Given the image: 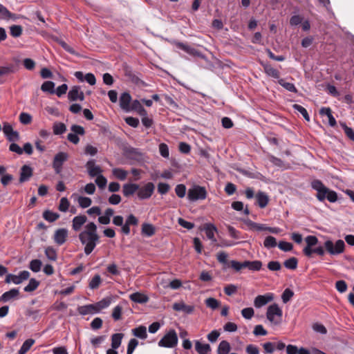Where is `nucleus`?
Returning <instances> with one entry per match:
<instances>
[{"label":"nucleus","mask_w":354,"mask_h":354,"mask_svg":"<svg viewBox=\"0 0 354 354\" xmlns=\"http://www.w3.org/2000/svg\"><path fill=\"white\" fill-rule=\"evenodd\" d=\"M41 90L44 93L53 94L55 93V83L51 81H46L42 84Z\"/></svg>","instance_id":"79ce46f5"},{"label":"nucleus","mask_w":354,"mask_h":354,"mask_svg":"<svg viewBox=\"0 0 354 354\" xmlns=\"http://www.w3.org/2000/svg\"><path fill=\"white\" fill-rule=\"evenodd\" d=\"M139 185L136 183H126L122 186V193L124 196L129 197L138 192Z\"/></svg>","instance_id":"412c9836"},{"label":"nucleus","mask_w":354,"mask_h":354,"mask_svg":"<svg viewBox=\"0 0 354 354\" xmlns=\"http://www.w3.org/2000/svg\"><path fill=\"white\" fill-rule=\"evenodd\" d=\"M122 337H123L122 333H115L111 336V347H112V348L117 349L120 346Z\"/></svg>","instance_id":"58836bf2"},{"label":"nucleus","mask_w":354,"mask_h":354,"mask_svg":"<svg viewBox=\"0 0 354 354\" xmlns=\"http://www.w3.org/2000/svg\"><path fill=\"white\" fill-rule=\"evenodd\" d=\"M195 350L198 354H207L211 351V347L208 344H202L199 340L194 342Z\"/></svg>","instance_id":"a878e982"},{"label":"nucleus","mask_w":354,"mask_h":354,"mask_svg":"<svg viewBox=\"0 0 354 354\" xmlns=\"http://www.w3.org/2000/svg\"><path fill=\"white\" fill-rule=\"evenodd\" d=\"M298 261L295 257H291L286 260L283 263L284 266L290 270H295L297 268Z\"/></svg>","instance_id":"de8ad7c7"},{"label":"nucleus","mask_w":354,"mask_h":354,"mask_svg":"<svg viewBox=\"0 0 354 354\" xmlns=\"http://www.w3.org/2000/svg\"><path fill=\"white\" fill-rule=\"evenodd\" d=\"M113 299L111 297H106L102 300L95 303L97 310L100 313L102 310L108 308L111 304Z\"/></svg>","instance_id":"cd10ccee"},{"label":"nucleus","mask_w":354,"mask_h":354,"mask_svg":"<svg viewBox=\"0 0 354 354\" xmlns=\"http://www.w3.org/2000/svg\"><path fill=\"white\" fill-rule=\"evenodd\" d=\"M273 299L274 295L272 293H267L263 295H258L254 299V305L256 308H259L266 305L268 303L272 301Z\"/></svg>","instance_id":"4468645a"},{"label":"nucleus","mask_w":354,"mask_h":354,"mask_svg":"<svg viewBox=\"0 0 354 354\" xmlns=\"http://www.w3.org/2000/svg\"><path fill=\"white\" fill-rule=\"evenodd\" d=\"M178 341L176 332L171 329L158 342V346L165 348H174L177 345Z\"/></svg>","instance_id":"20e7f679"},{"label":"nucleus","mask_w":354,"mask_h":354,"mask_svg":"<svg viewBox=\"0 0 354 354\" xmlns=\"http://www.w3.org/2000/svg\"><path fill=\"white\" fill-rule=\"evenodd\" d=\"M45 254L50 261H55L57 259V252L53 247H47L45 250Z\"/></svg>","instance_id":"864d4df0"},{"label":"nucleus","mask_w":354,"mask_h":354,"mask_svg":"<svg viewBox=\"0 0 354 354\" xmlns=\"http://www.w3.org/2000/svg\"><path fill=\"white\" fill-rule=\"evenodd\" d=\"M279 84L290 92H292L295 93H297V89L292 83L287 82L283 79H280L279 80Z\"/></svg>","instance_id":"c03bdc74"},{"label":"nucleus","mask_w":354,"mask_h":354,"mask_svg":"<svg viewBox=\"0 0 354 354\" xmlns=\"http://www.w3.org/2000/svg\"><path fill=\"white\" fill-rule=\"evenodd\" d=\"M77 201H78L79 205L82 208H86V207H89L92 203L91 199L88 197H85V196H80L78 198Z\"/></svg>","instance_id":"4d7b16f0"},{"label":"nucleus","mask_w":354,"mask_h":354,"mask_svg":"<svg viewBox=\"0 0 354 354\" xmlns=\"http://www.w3.org/2000/svg\"><path fill=\"white\" fill-rule=\"evenodd\" d=\"M256 199L259 206L261 208H264L268 205L269 201L268 195L263 192H259L256 194Z\"/></svg>","instance_id":"c756f323"},{"label":"nucleus","mask_w":354,"mask_h":354,"mask_svg":"<svg viewBox=\"0 0 354 354\" xmlns=\"http://www.w3.org/2000/svg\"><path fill=\"white\" fill-rule=\"evenodd\" d=\"M319 113L322 115L327 116L328 118V124L330 127H335L336 125V120L332 115L331 109L329 107H322L319 111Z\"/></svg>","instance_id":"bb28decb"},{"label":"nucleus","mask_w":354,"mask_h":354,"mask_svg":"<svg viewBox=\"0 0 354 354\" xmlns=\"http://www.w3.org/2000/svg\"><path fill=\"white\" fill-rule=\"evenodd\" d=\"M35 340L33 339H26L22 344L21 347L18 351V354H26L35 344Z\"/></svg>","instance_id":"4c0bfd02"},{"label":"nucleus","mask_w":354,"mask_h":354,"mask_svg":"<svg viewBox=\"0 0 354 354\" xmlns=\"http://www.w3.org/2000/svg\"><path fill=\"white\" fill-rule=\"evenodd\" d=\"M129 299L132 301L138 304H145L149 301V297L146 295L139 292L131 294Z\"/></svg>","instance_id":"393cba45"},{"label":"nucleus","mask_w":354,"mask_h":354,"mask_svg":"<svg viewBox=\"0 0 354 354\" xmlns=\"http://www.w3.org/2000/svg\"><path fill=\"white\" fill-rule=\"evenodd\" d=\"M0 14L1 18L4 19H9L14 17V14L11 13L5 6L0 4Z\"/></svg>","instance_id":"13d9d810"},{"label":"nucleus","mask_w":354,"mask_h":354,"mask_svg":"<svg viewBox=\"0 0 354 354\" xmlns=\"http://www.w3.org/2000/svg\"><path fill=\"white\" fill-rule=\"evenodd\" d=\"M42 216L46 221L53 223L59 218V214L50 210H45Z\"/></svg>","instance_id":"f704fd0d"},{"label":"nucleus","mask_w":354,"mask_h":354,"mask_svg":"<svg viewBox=\"0 0 354 354\" xmlns=\"http://www.w3.org/2000/svg\"><path fill=\"white\" fill-rule=\"evenodd\" d=\"M87 218L85 215L75 216L72 221V227L74 231H79L82 225L86 222Z\"/></svg>","instance_id":"b1692460"},{"label":"nucleus","mask_w":354,"mask_h":354,"mask_svg":"<svg viewBox=\"0 0 354 354\" xmlns=\"http://www.w3.org/2000/svg\"><path fill=\"white\" fill-rule=\"evenodd\" d=\"M227 254L225 252H220L216 254L218 261L224 266L223 269L230 268V262L227 261Z\"/></svg>","instance_id":"a19ab883"},{"label":"nucleus","mask_w":354,"mask_h":354,"mask_svg":"<svg viewBox=\"0 0 354 354\" xmlns=\"http://www.w3.org/2000/svg\"><path fill=\"white\" fill-rule=\"evenodd\" d=\"M68 97L71 101H76L77 100L83 101L84 100V94L83 91H81L80 86H74L68 92Z\"/></svg>","instance_id":"2eb2a0df"},{"label":"nucleus","mask_w":354,"mask_h":354,"mask_svg":"<svg viewBox=\"0 0 354 354\" xmlns=\"http://www.w3.org/2000/svg\"><path fill=\"white\" fill-rule=\"evenodd\" d=\"M204 230L207 239L212 241H216L214 233L217 231L216 227L212 223H207L204 226Z\"/></svg>","instance_id":"7c9ffc66"},{"label":"nucleus","mask_w":354,"mask_h":354,"mask_svg":"<svg viewBox=\"0 0 354 354\" xmlns=\"http://www.w3.org/2000/svg\"><path fill=\"white\" fill-rule=\"evenodd\" d=\"M206 197L207 191L204 187L194 185L188 190L187 198L190 201L194 202L198 200H204Z\"/></svg>","instance_id":"39448f33"},{"label":"nucleus","mask_w":354,"mask_h":354,"mask_svg":"<svg viewBox=\"0 0 354 354\" xmlns=\"http://www.w3.org/2000/svg\"><path fill=\"white\" fill-rule=\"evenodd\" d=\"M53 129L54 134L61 135L66 131V127L64 123L55 122V123H54V124L53 126Z\"/></svg>","instance_id":"a18cd8bd"},{"label":"nucleus","mask_w":354,"mask_h":354,"mask_svg":"<svg viewBox=\"0 0 354 354\" xmlns=\"http://www.w3.org/2000/svg\"><path fill=\"white\" fill-rule=\"evenodd\" d=\"M131 101V96L127 92H124L120 97V108L126 111L130 110V102Z\"/></svg>","instance_id":"aec40b11"},{"label":"nucleus","mask_w":354,"mask_h":354,"mask_svg":"<svg viewBox=\"0 0 354 354\" xmlns=\"http://www.w3.org/2000/svg\"><path fill=\"white\" fill-rule=\"evenodd\" d=\"M3 131L8 141L16 142L19 140V133L17 131H14L12 127L10 124H4Z\"/></svg>","instance_id":"f8f14e48"},{"label":"nucleus","mask_w":354,"mask_h":354,"mask_svg":"<svg viewBox=\"0 0 354 354\" xmlns=\"http://www.w3.org/2000/svg\"><path fill=\"white\" fill-rule=\"evenodd\" d=\"M87 172L91 177H97L102 175V169L99 165H95V160H89L86 164Z\"/></svg>","instance_id":"ddd939ff"},{"label":"nucleus","mask_w":354,"mask_h":354,"mask_svg":"<svg viewBox=\"0 0 354 354\" xmlns=\"http://www.w3.org/2000/svg\"><path fill=\"white\" fill-rule=\"evenodd\" d=\"M171 43L175 45L178 48L181 49L188 53L190 55L194 57H198L201 59H205V56L201 53L200 51L196 50L194 48L191 47L190 46L176 40L171 41Z\"/></svg>","instance_id":"6e6552de"},{"label":"nucleus","mask_w":354,"mask_h":354,"mask_svg":"<svg viewBox=\"0 0 354 354\" xmlns=\"http://www.w3.org/2000/svg\"><path fill=\"white\" fill-rule=\"evenodd\" d=\"M19 121L23 124H28L32 121V116L27 113H21L19 115Z\"/></svg>","instance_id":"69168bd1"},{"label":"nucleus","mask_w":354,"mask_h":354,"mask_svg":"<svg viewBox=\"0 0 354 354\" xmlns=\"http://www.w3.org/2000/svg\"><path fill=\"white\" fill-rule=\"evenodd\" d=\"M22 31V27L19 25H12L10 27V33L13 37H20Z\"/></svg>","instance_id":"8fccbe9b"},{"label":"nucleus","mask_w":354,"mask_h":354,"mask_svg":"<svg viewBox=\"0 0 354 354\" xmlns=\"http://www.w3.org/2000/svg\"><path fill=\"white\" fill-rule=\"evenodd\" d=\"M77 311L82 315L98 313L95 304L79 306Z\"/></svg>","instance_id":"5701e85b"},{"label":"nucleus","mask_w":354,"mask_h":354,"mask_svg":"<svg viewBox=\"0 0 354 354\" xmlns=\"http://www.w3.org/2000/svg\"><path fill=\"white\" fill-rule=\"evenodd\" d=\"M292 107H293L294 110L299 112L303 115V117L304 118V119L306 120H307V121L310 120V116L308 113V111H306V109L304 107H303L302 106L297 104H293Z\"/></svg>","instance_id":"3c124183"},{"label":"nucleus","mask_w":354,"mask_h":354,"mask_svg":"<svg viewBox=\"0 0 354 354\" xmlns=\"http://www.w3.org/2000/svg\"><path fill=\"white\" fill-rule=\"evenodd\" d=\"M263 245L268 249L275 248L277 245V240L274 236H268L265 239Z\"/></svg>","instance_id":"49530a36"},{"label":"nucleus","mask_w":354,"mask_h":354,"mask_svg":"<svg viewBox=\"0 0 354 354\" xmlns=\"http://www.w3.org/2000/svg\"><path fill=\"white\" fill-rule=\"evenodd\" d=\"M70 203L67 198L63 197L60 199L58 209L59 211L66 212L68 210Z\"/></svg>","instance_id":"603ef678"},{"label":"nucleus","mask_w":354,"mask_h":354,"mask_svg":"<svg viewBox=\"0 0 354 354\" xmlns=\"http://www.w3.org/2000/svg\"><path fill=\"white\" fill-rule=\"evenodd\" d=\"M173 309L176 311H182L185 314H192L194 310V306L187 305L183 301H180L173 304Z\"/></svg>","instance_id":"6ab92c4d"},{"label":"nucleus","mask_w":354,"mask_h":354,"mask_svg":"<svg viewBox=\"0 0 354 354\" xmlns=\"http://www.w3.org/2000/svg\"><path fill=\"white\" fill-rule=\"evenodd\" d=\"M294 295V292L292 290H290V288H286L285 289V290L283 291L282 295H281V299H282V301L284 304H286L287 302H288L290 299L293 297Z\"/></svg>","instance_id":"052dcab7"},{"label":"nucleus","mask_w":354,"mask_h":354,"mask_svg":"<svg viewBox=\"0 0 354 354\" xmlns=\"http://www.w3.org/2000/svg\"><path fill=\"white\" fill-rule=\"evenodd\" d=\"M261 64L263 66L264 72L267 75L274 79H279L280 77V73L279 71L273 68L270 64L261 62Z\"/></svg>","instance_id":"4be33fe9"},{"label":"nucleus","mask_w":354,"mask_h":354,"mask_svg":"<svg viewBox=\"0 0 354 354\" xmlns=\"http://www.w3.org/2000/svg\"><path fill=\"white\" fill-rule=\"evenodd\" d=\"M279 248L284 252H289L292 250L293 245L291 243L286 242V241H280L277 244Z\"/></svg>","instance_id":"e2e57ef3"},{"label":"nucleus","mask_w":354,"mask_h":354,"mask_svg":"<svg viewBox=\"0 0 354 354\" xmlns=\"http://www.w3.org/2000/svg\"><path fill=\"white\" fill-rule=\"evenodd\" d=\"M245 223L251 229L255 230L257 231H267L268 226L264 224L257 223L249 219L245 221Z\"/></svg>","instance_id":"72a5a7b5"},{"label":"nucleus","mask_w":354,"mask_h":354,"mask_svg":"<svg viewBox=\"0 0 354 354\" xmlns=\"http://www.w3.org/2000/svg\"><path fill=\"white\" fill-rule=\"evenodd\" d=\"M42 263L39 259L32 260L30 263L29 268L34 272H38L41 270Z\"/></svg>","instance_id":"5fc2aeb1"},{"label":"nucleus","mask_w":354,"mask_h":354,"mask_svg":"<svg viewBox=\"0 0 354 354\" xmlns=\"http://www.w3.org/2000/svg\"><path fill=\"white\" fill-rule=\"evenodd\" d=\"M68 236V230L65 228H59L55 232L54 241L59 245H63Z\"/></svg>","instance_id":"f3484780"},{"label":"nucleus","mask_w":354,"mask_h":354,"mask_svg":"<svg viewBox=\"0 0 354 354\" xmlns=\"http://www.w3.org/2000/svg\"><path fill=\"white\" fill-rule=\"evenodd\" d=\"M102 283V278L100 275L95 274L90 281L88 283L89 288L95 290L99 288Z\"/></svg>","instance_id":"37998d69"},{"label":"nucleus","mask_w":354,"mask_h":354,"mask_svg":"<svg viewBox=\"0 0 354 354\" xmlns=\"http://www.w3.org/2000/svg\"><path fill=\"white\" fill-rule=\"evenodd\" d=\"M33 174V170L29 165H24L20 170L19 183L28 181Z\"/></svg>","instance_id":"a211bd4d"},{"label":"nucleus","mask_w":354,"mask_h":354,"mask_svg":"<svg viewBox=\"0 0 354 354\" xmlns=\"http://www.w3.org/2000/svg\"><path fill=\"white\" fill-rule=\"evenodd\" d=\"M19 294V292L16 288H12L9 291L4 292L0 297V301H3L4 302L10 300L15 297H17Z\"/></svg>","instance_id":"2f4dec72"},{"label":"nucleus","mask_w":354,"mask_h":354,"mask_svg":"<svg viewBox=\"0 0 354 354\" xmlns=\"http://www.w3.org/2000/svg\"><path fill=\"white\" fill-rule=\"evenodd\" d=\"M205 304L207 307L210 308L211 309L215 310L219 306L220 303L217 299L213 297H209L205 300Z\"/></svg>","instance_id":"bf43d9fd"},{"label":"nucleus","mask_w":354,"mask_h":354,"mask_svg":"<svg viewBox=\"0 0 354 354\" xmlns=\"http://www.w3.org/2000/svg\"><path fill=\"white\" fill-rule=\"evenodd\" d=\"M283 312L277 304L268 306L266 312L267 319L273 324L278 325L281 322Z\"/></svg>","instance_id":"7ed1b4c3"},{"label":"nucleus","mask_w":354,"mask_h":354,"mask_svg":"<svg viewBox=\"0 0 354 354\" xmlns=\"http://www.w3.org/2000/svg\"><path fill=\"white\" fill-rule=\"evenodd\" d=\"M175 192L179 198H183L186 194V187L183 184L176 185Z\"/></svg>","instance_id":"338daca9"},{"label":"nucleus","mask_w":354,"mask_h":354,"mask_svg":"<svg viewBox=\"0 0 354 354\" xmlns=\"http://www.w3.org/2000/svg\"><path fill=\"white\" fill-rule=\"evenodd\" d=\"M112 174L116 179L123 181L127 179L129 172L122 168H113Z\"/></svg>","instance_id":"c85d7f7f"},{"label":"nucleus","mask_w":354,"mask_h":354,"mask_svg":"<svg viewBox=\"0 0 354 354\" xmlns=\"http://www.w3.org/2000/svg\"><path fill=\"white\" fill-rule=\"evenodd\" d=\"M245 268H248L250 270L259 271L262 267V262L259 260L250 261H245Z\"/></svg>","instance_id":"e433bc0d"},{"label":"nucleus","mask_w":354,"mask_h":354,"mask_svg":"<svg viewBox=\"0 0 354 354\" xmlns=\"http://www.w3.org/2000/svg\"><path fill=\"white\" fill-rule=\"evenodd\" d=\"M324 247L326 251L331 255H337L342 253L344 250L345 243L344 241L339 239L335 243L330 240H327L324 243Z\"/></svg>","instance_id":"423d86ee"},{"label":"nucleus","mask_w":354,"mask_h":354,"mask_svg":"<svg viewBox=\"0 0 354 354\" xmlns=\"http://www.w3.org/2000/svg\"><path fill=\"white\" fill-rule=\"evenodd\" d=\"M241 315L245 319H250L254 315V310L251 307L245 308L242 309Z\"/></svg>","instance_id":"680f3d73"},{"label":"nucleus","mask_w":354,"mask_h":354,"mask_svg":"<svg viewBox=\"0 0 354 354\" xmlns=\"http://www.w3.org/2000/svg\"><path fill=\"white\" fill-rule=\"evenodd\" d=\"M125 155L131 159L140 161L143 159L144 154L138 148L127 147L124 150Z\"/></svg>","instance_id":"dca6fc26"},{"label":"nucleus","mask_w":354,"mask_h":354,"mask_svg":"<svg viewBox=\"0 0 354 354\" xmlns=\"http://www.w3.org/2000/svg\"><path fill=\"white\" fill-rule=\"evenodd\" d=\"M310 185L317 192L316 198L319 201L327 199L330 203H335L337 201V192L326 187L320 180H313Z\"/></svg>","instance_id":"f03ea898"},{"label":"nucleus","mask_w":354,"mask_h":354,"mask_svg":"<svg viewBox=\"0 0 354 354\" xmlns=\"http://www.w3.org/2000/svg\"><path fill=\"white\" fill-rule=\"evenodd\" d=\"M30 277V272L27 270H24L19 272L18 275L8 274L6 277V283H13L15 284H19L24 281L27 280Z\"/></svg>","instance_id":"9d476101"},{"label":"nucleus","mask_w":354,"mask_h":354,"mask_svg":"<svg viewBox=\"0 0 354 354\" xmlns=\"http://www.w3.org/2000/svg\"><path fill=\"white\" fill-rule=\"evenodd\" d=\"M39 285V281H37L35 279L32 278V279H30L28 284L26 286H25L24 290L25 292H32L37 288Z\"/></svg>","instance_id":"09e8293b"},{"label":"nucleus","mask_w":354,"mask_h":354,"mask_svg":"<svg viewBox=\"0 0 354 354\" xmlns=\"http://www.w3.org/2000/svg\"><path fill=\"white\" fill-rule=\"evenodd\" d=\"M230 268H232L235 271L239 272L243 268H245V261L239 262L235 260L230 261Z\"/></svg>","instance_id":"6e6d98bb"},{"label":"nucleus","mask_w":354,"mask_h":354,"mask_svg":"<svg viewBox=\"0 0 354 354\" xmlns=\"http://www.w3.org/2000/svg\"><path fill=\"white\" fill-rule=\"evenodd\" d=\"M156 232L154 226L149 223H143L142 225V234L150 237Z\"/></svg>","instance_id":"c9c22d12"},{"label":"nucleus","mask_w":354,"mask_h":354,"mask_svg":"<svg viewBox=\"0 0 354 354\" xmlns=\"http://www.w3.org/2000/svg\"><path fill=\"white\" fill-rule=\"evenodd\" d=\"M79 239L84 245V252L89 255L99 243L100 236L97 234V225L93 222L87 223L84 230L79 234Z\"/></svg>","instance_id":"f257e3e1"},{"label":"nucleus","mask_w":354,"mask_h":354,"mask_svg":"<svg viewBox=\"0 0 354 354\" xmlns=\"http://www.w3.org/2000/svg\"><path fill=\"white\" fill-rule=\"evenodd\" d=\"M306 246L303 249L304 254L310 257L313 254V247L315 246L318 243V239L315 236L309 235L305 238Z\"/></svg>","instance_id":"9b49d317"},{"label":"nucleus","mask_w":354,"mask_h":354,"mask_svg":"<svg viewBox=\"0 0 354 354\" xmlns=\"http://www.w3.org/2000/svg\"><path fill=\"white\" fill-rule=\"evenodd\" d=\"M95 182L100 189H103L106 185L107 180L103 175H100L96 177Z\"/></svg>","instance_id":"0e129e2a"},{"label":"nucleus","mask_w":354,"mask_h":354,"mask_svg":"<svg viewBox=\"0 0 354 354\" xmlns=\"http://www.w3.org/2000/svg\"><path fill=\"white\" fill-rule=\"evenodd\" d=\"M68 154L63 151L57 153L54 156L53 161V167L56 174H59L62 172L63 164L64 163V162L68 160Z\"/></svg>","instance_id":"0eeeda50"},{"label":"nucleus","mask_w":354,"mask_h":354,"mask_svg":"<svg viewBox=\"0 0 354 354\" xmlns=\"http://www.w3.org/2000/svg\"><path fill=\"white\" fill-rule=\"evenodd\" d=\"M230 351V343L226 340L220 342L217 349L218 354H228Z\"/></svg>","instance_id":"ea45409f"},{"label":"nucleus","mask_w":354,"mask_h":354,"mask_svg":"<svg viewBox=\"0 0 354 354\" xmlns=\"http://www.w3.org/2000/svg\"><path fill=\"white\" fill-rule=\"evenodd\" d=\"M138 344V341L136 339H131L127 346V354H132Z\"/></svg>","instance_id":"774afa93"},{"label":"nucleus","mask_w":354,"mask_h":354,"mask_svg":"<svg viewBox=\"0 0 354 354\" xmlns=\"http://www.w3.org/2000/svg\"><path fill=\"white\" fill-rule=\"evenodd\" d=\"M154 189L155 186L152 183H147L141 187L139 186L137 196L140 200L148 199L152 196Z\"/></svg>","instance_id":"1a4fd4ad"},{"label":"nucleus","mask_w":354,"mask_h":354,"mask_svg":"<svg viewBox=\"0 0 354 354\" xmlns=\"http://www.w3.org/2000/svg\"><path fill=\"white\" fill-rule=\"evenodd\" d=\"M132 333L136 337L145 339L147 337V328L144 326H140L132 330Z\"/></svg>","instance_id":"473e14b6"}]
</instances>
